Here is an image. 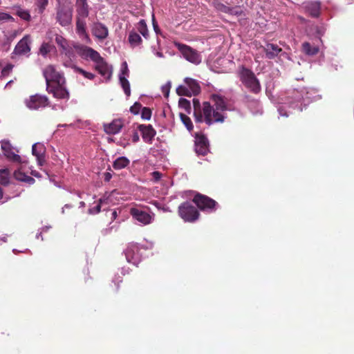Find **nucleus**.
I'll return each instance as SVG.
<instances>
[{"instance_id":"obj_11","label":"nucleus","mask_w":354,"mask_h":354,"mask_svg":"<svg viewBox=\"0 0 354 354\" xmlns=\"http://www.w3.org/2000/svg\"><path fill=\"white\" fill-rule=\"evenodd\" d=\"M129 76V70L128 68L127 63L124 62L120 68V71L119 74V82L121 87L122 88L125 95L127 97L131 95V88L130 83L127 80V77Z\"/></svg>"},{"instance_id":"obj_56","label":"nucleus","mask_w":354,"mask_h":354,"mask_svg":"<svg viewBox=\"0 0 354 354\" xmlns=\"http://www.w3.org/2000/svg\"><path fill=\"white\" fill-rule=\"evenodd\" d=\"M31 174H32V176H35V177H37V178H38V177H40V174H39V173L38 171H31Z\"/></svg>"},{"instance_id":"obj_1","label":"nucleus","mask_w":354,"mask_h":354,"mask_svg":"<svg viewBox=\"0 0 354 354\" xmlns=\"http://www.w3.org/2000/svg\"><path fill=\"white\" fill-rule=\"evenodd\" d=\"M201 120H197L196 123L205 122L208 126L215 123H223L225 122L227 116L224 113H221L214 109L209 102H203V109L202 110Z\"/></svg>"},{"instance_id":"obj_40","label":"nucleus","mask_w":354,"mask_h":354,"mask_svg":"<svg viewBox=\"0 0 354 354\" xmlns=\"http://www.w3.org/2000/svg\"><path fill=\"white\" fill-rule=\"evenodd\" d=\"M178 105L181 109H183L187 113L191 112V104L189 100L185 98H180L178 101Z\"/></svg>"},{"instance_id":"obj_10","label":"nucleus","mask_w":354,"mask_h":354,"mask_svg":"<svg viewBox=\"0 0 354 354\" xmlns=\"http://www.w3.org/2000/svg\"><path fill=\"white\" fill-rule=\"evenodd\" d=\"M76 54L84 59H90L93 62L99 57V53L91 47L76 42L75 46Z\"/></svg>"},{"instance_id":"obj_33","label":"nucleus","mask_w":354,"mask_h":354,"mask_svg":"<svg viewBox=\"0 0 354 354\" xmlns=\"http://www.w3.org/2000/svg\"><path fill=\"white\" fill-rule=\"evenodd\" d=\"M128 41L131 47L134 48L140 44L142 39L140 36L135 31H131L129 34Z\"/></svg>"},{"instance_id":"obj_55","label":"nucleus","mask_w":354,"mask_h":354,"mask_svg":"<svg viewBox=\"0 0 354 354\" xmlns=\"http://www.w3.org/2000/svg\"><path fill=\"white\" fill-rule=\"evenodd\" d=\"M42 233L43 232L40 230V232H38L37 234H36V239H39L41 238V240H43V237H42Z\"/></svg>"},{"instance_id":"obj_30","label":"nucleus","mask_w":354,"mask_h":354,"mask_svg":"<svg viewBox=\"0 0 354 354\" xmlns=\"http://www.w3.org/2000/svg\"><path fill=\"white\" fill-rule=\"evenodd\" d=\"M15 178L19 181L26 183L29 185H32L35 183V180L21 171V168L16 170L14 172Z\"/></svg>"},{"instance_id":"obj_34","label":"nucleus","mask_w":354,"mask_h":354,"mask_svg":"<svg viewBox=\"0 0 354 354\" xmlns=\"http://www.w3.org/2000/svg\"><path fill=\"white\" fill-rule=\"evenodd\" d=\"M302 50L308 55H315L318 53L319 48L312 46L309 42H304L302 44Z\"/></svg>"},{"instance_id":"obj_21","label":"nucleus","mask_w":354,"mask_h":354,"mask_svg":"<svg viewBox=\"0 0 354 354\" xmlns=\"http://www.w3.org/2000/svg\"><path fill=\"white\" fill-rule=\"evenodd\" d=\"M32 153L37 158L39 166L45 163V147L42 144L35 143L32 147Z\"/></svg>"},{"instance_id":"obj_22","label":"nucleus","mask_w":354,"mask_h":354,"mask_svg":"<svg viewBox=\"0 0 354 354\" xmlns=\"http://www.w3.org/2000/svg\"><path fill=\"white\" fill-rule=\"evenodd\" d=\"M75 44L76 42L70 41V43L61 51V53L67 58L64 62L71 61L72 63H74V61L77 58V54L75 49Z\"/></svg>"},{"instance_id":"obj_45","label":"nucleus","mask_w":354,"mask_h":354,"mask_svg":"<svg viewBox=\"0 0 354 354\" xmlns=\"http://www.w3.org/2000/svg\"><path fill=\"white\" fill-rule=\"evenodd\" d=\"M103 203V200L100 198L97 205L93 207H91L88 209V212L90 214H96L100 212L101 211V205Z\"/></svg>"},{"instance_id":"obj_9","label":"nucleus","mask_w":354,"mask_h":354,"mask_svg":"<svg viewBox=\"0 0 354 354\" xmlns=\"http://www.w3.org/2000/svg\"><path fill=\"white\" fill-rule=\"evenodd\" d=\"M175 45L185 59L194 64L201 63V57L197 50L183 44L175 43Z\"/></svg>"},{"instance_id":"obj_51","label":"nucleus","mask_w":354,"mask_h":354,"mask_svg":"<svg viewBox=\"0 0 354 354\" xmlns=\"http://www.w3.org/2000/svg\"><path fill=\"white\" fill-rule=\"evenodd\" d=\"M111 178H112V175L109 172H106V173L104 174V180L106 182L110 181Z\"/></svg>"},{"instance_id":"obj_59","label":"nucleus","mask_w":354,"mask_h":354,"mask_svg":"<svg viewBox=\"0 0 354 354\" xmlns=\"http://www.w3.org/2000/svg\"><path fill=\"white\" fill-rule=\"evenodd\" d=\"M65 208H68V209H70L72 207V205H70V204H66L64 206Z\"/></svg>"},{"instance_id":"obj_50","label":"nucleus","mask_w":354,"mask_h":354,"mask_svg":"<svg viewBox=\"0 0 354 354\" xmlns=\"http://www.w3.org/2000/svg\"><path fill=\"white\" fill-rule=\"evenodd\" d=\"M132 140L134 142H136L139 140V135L138 132H134L132 136Z\"/></svg>"},{"instance_id":"obj_8","label":"nucleus","mask_w":354,"mask_h":354,"mask_svg":"<svg viewBox=\"0 0 354 354\" xmlns=\"http://www.w3.org/2000/svg\"><path fill=\"white\" fill-rule=\"evenodd\" d=\"M43 75L45 78L46 86L51 85L50 82L57 84H65L66 80L62 73L57 71L53 65H48L43 70Z\"/></svg>"},{"instance_id":"obj_14","label":"nucleus","mask_w":354,"mask_h":354,"mask_svg":"<svg viewBox=\"0 0 354 354\" xmlns=\"http://www.w3.org/2000/svg\"><path fill=\"white\" fill-rule=\"evenodd\" d=\"M26 106L30 109H39L48 105V99L45 95H35L26 101Z\"/></svg>"},{"instance_id":"obj_18","label":"nucleus","mask_w":354,"mask_h":354,"mask_svg":"<svg viewBox=\"0 0 354 354\" xmlns=\"http://www.w3.org/2000/svg\"><path fill=\"white\" fill-rule=\"evenodd\" d=\"M85 19L86 18H82V17H76V32L82 40L85 41L86 43H89L91 41V39L86 32V23Z\"/></svg>"},{"instance_id":"obj_13","label":"nucleus","mask_w":354,"mask_h":354,"mask_svg":"<svg viewBox=\"0 0 354 354\" xmlns=\"http://www.w3.org/2000/svg\"><path fill=\"white\" fill-rule=\"evenodd\" d=\"M64 84H57L56 86L48 85L46 90L49 93H52L53 97L57 99L68 100L70 94Z\"/></svg>"},{"instance_id":"obj_38","label":"nucleus","mask_w":354,"mask_h":354,"mask_svg":"<svg viewBox=\"0 0 354 354\" xmlns=\"http://www.w3.org/2000/svg\"><path fill=\"white\" fill-rule=\"evenodd\" d=\"M10 174L7 169H0V184L7 185L9 183Z\"/></svg>"},{"instance_id":"obj_44","label":"nucleus","mask_w":354,"mask_h":354,"mask_svg":"<svg viewBox=\"0 0 354 354\" xmlns=\"http://www.w3.org/2000/svg\"><path fill=\"white\" fill-rule=\"evenodd\" d=\"M8 21H14V18L6 12H0V24H4Z\"/></svg>"},{"instance_id":"obj_58","label":"nucleus","mask_w":354,"mask_h":354,"mask_svg":"<svg viewBox=\"0 0 354 354\" xmlns=\"http://www.w3.org/2000/svg\"><path fill=\"white\" fill-rule=\"evenodd\" d=\"M86 205L84 201H81L80 203V207H84Z\"/></svg>"},{"instance_id":"obj_29","label":"nucleus","mask_w":354,"mask_h":354,"mask_svg":"<svg viewBox=\"0 0 354 354\" xmlns=\"http://www.w3.org/2000/svg\"><path fill=\"white\" fill-rule=\"evenodd\" d=\"M184 82L187 86V88L189 89L190 92H192V95H196L201 92V86L196 80L192 78L186 77L184 80Z\"/></svg>"},{"instance_id":"obj_63","label":"nucleus","mask_w":354,"mask_h":354,"mask_svg":"<svg viewBox=\"0 0 354 354\" xmlns=\"http://www.w3.org/2000/svg\"><path fill=\"white\" fill-rule=\"evenodd\" d=\"M64 212H65V207H63L62 209V213L64 214Z\"/></svg>"},{"instance_id":"obj_15","label":"nucleus","mask_w":354,"mask_h":354,"mask_svg":"<svg viewBox=\"0 0 354 354\" xmlns=\"http://www.w3.org/2000/svg\"><path fill=\"white\" fill-rule=\"evenodd\" d=\"M95 63V70L104 77L106 81L111 80L112 75V68L109 66L104 59L99 54V57L93 60Z\"/></svg>"},{"instance_id":"obj_3","label":"nucleus","mask_w":354,"mask_h":354,"mask_svg":"<svg viewBox=\"0 0 354 354\" xmlns=\"http://www.w3.org/2000/svg\"><path fill=\"white\" fill-rule=\"evenodd\" d=\"M152 243L149 246H140L137 243H130L124 251L127 261L137 266L142 260V254L140 253V250L152 249Z\"/></svg>"},{"instance_id":"obj_61","label":"nucleus","mask_w":354,"mask_h":354,"mask_svg":"<svg viewBox=\"0 0 354 354\" xmlns=\"http://www.w3.org/2000/svg\"><path fill=\"white\" fill-rule=\"evenodd\" d=\"M2 198H3V192H2L1 188L0 187V199H2Z\"/></svg>"},{"instance_id":"obj_39","label":"nucleus","mask_w":354,"mask_h":354,"mask_svg":"<svg viewBox=\"0 0 354 354\" xmlns=\"http://www.w3.org/2000/svg\"><path fill=\"white\" fill-rule=\"evenodd\" d=\"M137 28H138V31L142 34V35L145 38L148 37V36H149L148 30L147 28L146 22L145 21L144 19H141L138 22V24L137 25Z\"/></svg>"},{"instance_id":"obj_28","label":"nucleus","mask_w":354,"mask_h":354,"mask_svg":"<svg viewBox=\"0 0 354 354\" xmlns=\"http://www.w3.org/2000/svg\"><path fill=\"white\" fill-rule=\"evenodd\" d=\"M2 150L5 156L10 160L13 162H21V157L15 153L11 149V146L8 142L3 143L1 145Z\"/></svg>"},{"instance_id":"obj_49","label":"nucleus","mask_w":354,"mask_h":354,"mask_svg":"<svg viewBox=\"0 0 354 354\" xmlns=\"http://www.w3.org/2000/svg\"><path fill=\"white\" fill-rule=\"evenodd\" d=\"M161 176H162V174L160 172L156 171V189L158 187V184H160V185L162 184V181L161 180Z\"/></svg>"},{"instance_id":"obj_35","label":"nucleus","mask_w":354,"mask_h":354,"mask_svg":"<svg viewBox=\"0 0 354 354\" xmlns=\"http://www.w3.org/2000/svg\"><path fill=\"white\" fill-rule=\"evenodd\" d=\"M55 48V46L48 43V42H44L39 49V54L41 55L44 57H46L47 55L50 53L53 49Z\"/></svg>"},{"instance_id":"obj_12","label":"nucleus","mask_w":354,"mask_h":354,"mask_svg":"<svg viewBox=\"0 0 354 354\" xmlns=\"http://www.w3.org/2000/svg\"><path fill=\"white\" fill-rule=\"evenodd\" d=\"M195 151L198 156H205L209 152V141L207 137L201 133H196Z\"/></svg>"},{"instance_id":"obj_16","label":"nucleus","mask_w":354,"mask_h":354,"mask_svg":"<svg viewBox=\"0 0 354 354\" xmlns=\"http://www.w3.org/2000/svg\"><path fill=\"white\" fill-rule=\"evenodd\" d=\"M132 217L142 225L149 224L151 221V215L140 208H131L130 211Z\"/></svg>"},{"instance_id":"obj_46","label":"nucleus","mask_w":354,"mask_h":354,"mask_svg":"<svg viewBox=\"0 0 354 354\" xmlns=\"http://www.w3.org/2000/svg\"><path fill=\"white\" fill-rule=\"evenodd\" d=\"M171 87V83L170 81H168L165 85L161 87V91L163 93V95L167 98L169 95L170 89Z\"/></svg>"},{"instance_id":"obj_5","label":"nucleus","mask_w":354,"mask_h":354,"mask_svg":"<svg viewBox=\"0 0 354 354\" xmlns=\"http://www.w3.org/2000/svg\"><path fill=\"white\" fill-rule=\"evenodd\" d=\"M179 216L185 222H194L199 217V212L189 202H184L178 207Z\"/></svg>"},{"instance_id":"obj_48","label":"nucleus","mask_w":354,"mask_h":354,"mask_svg":"<svg viewBox=\"0 0 354 354\" xmlns=\"http://www.w3.org/2000/svg\"><path fill=\"white\" fill-rule=\"evenodd\" d=\"M142 107L140 103L135 102L133 106L130 108V111L134 115L139 113L140 111L142 110Z\"/></svg>"},{"instance_id":"obj_6","label":"nucleus","mask_w":354,"mask_h":354,"mask_svg":"<svg viewBox=\"0 0 354 354\" xmlns=\"http://www.w3.org/2000/svg\"><path fill=\"white\" fill-rule=\"evenodd\" d=\"M32 39L30 35H26L15 46L11 54V58L15 59L17 56L29 57L31 50Z\"/></svg>"},{"instance_id":"obj_54","label":"nucleus","mask_w":354,"mask_h":354,"mask_svg":"<svg viewBox=\"0 0 354 354\" xmlns=\"http://www.w3.org/2000/svg\"><path fill=\"white\" fill-rule=\"evenodd\" d=\"M245 100L247 101V102H252V101H255L254 99H252L251 97V96H250L249 95H245Z\"/></svg>"},{"instance_id":"obj_26","label":"nucleus","mask_w":354,"mask_h":354,"mask_svg":"<svg viewBox=\"0 0 354 354\" xmlns=\"http://www.w3.org/2000/svg\"><path fill=\"white\" fill-rule=\"evenodd\" d=\"M76 11L77 17H82L86 18L88 16V5L87 0H77L76 1Z\"/></svg>"},{"instance_id":"obj_2","label":"nucleus","mask_w":354,"mask_h":354,"mask_svg":"<svg viewBox=\"0 0 354 354\" xmlns=\"http://www.w3.org/2000/svg\"><path fill=\"white\" fill-rule=\"evenodd\" d=\"M240 81L244 86L254 94H259L261 91V86L255 74L244 66H241L238 72Z\"/></svg>"},{"instance_id":"obj_52","label":"nucleus","mask_w":354,"mask_h":354,"mask_svg":"<svg viewBox=\"0 0 354 354\" xmlns=\"http://www.w3.org/2000/svg\"><path fill=\"white\" fill-rule=\"evenodd\" d=\"M40 6L43 8L48 4V0H38Z\"/></svg>"},{"instance_id":"obj_36","label":"nucleus","mask_w":354,"mask_h":354,"mask_svg":"<svg viewBox=\"0 0 354 354\" xmlns=\"http://www.w3.org/2000/svg\"><path fill=\"white\" fill-rule=\"evenodd\" d=\"M308 10L311 16L317 17L319 15L320 6L318 3H311L308 6Z\"/></svg>"},{"instance_id":"obj_19","label":"nucleus","mask_w":354,"mask_h":354,"mask_svg":"<svg viewBox=\"0 0 354 354\" xmlns=\"http://www.w3.org/2000/svg\"><path fill=\"white\" fill-rule=\"evenodd\" d=\"M91 32L93 36L100 40H104L109 35L108 28L100 22H95L93 24Z\"/></svg>"},{"instance_id":"obj_32","label":"nucleus","mask_w":354,"mask_h":354,"mask_svg":"<svg viewBox=\"0 0 354 354\" xmlns=\"http://www.w3.org/2000/svg\"><path fill=\"white\" fill-rule=\"evenodd\" d=\"M130 163L129 160L124 157L121 156L118 158L113 163V167L116 170H120L127 167Z\"/></svg>"},{"instance_id":"obj_17","label":"nucleus","mask_w":354,"mask_h":354,"mask_svg":"<svg viewBox=\"0 0 354 354\" xmlns=\"http://www.w3.org/2000/svg\"><path fill=\"white\" fill-rule=\"evenodd\" d=\"M72 16V10L67 8H61L57 12V20L62 26L71 24Z\"/></svg>"},{"instance_id":"obj_43","label":"nucleus","mask_w":354,"mask_h":354,"mask_svg":"<svg viewBox=\"0 0 354 354\" xmlns=\"http://www.w3.org/2000/svg\"><path fill=\"white\" fill-rule=\"evenodd\" d=\"M17 15L22 19L25 21H30V15L28 11L23 9H19L17 11Z\"/></svg>"},{"instance_id":"obj_7","label":"nucleus","mask_w":354,"mask_h":354,"mask_svg":"<svg viewBox=\"0 0 354 354\" xmlns=\"http://www.w3.org/2000/svg\"><path fill=\"white\" fill-rule=\"evenodd\" d=\"M192 201L201 210L209 212L215 211L216 207L218 205L217 202L214 199L200 193H197L194 196Z\"/></svg>"},{"instance_id":"obj_37","label":"nucleus","mask_w":354,"mask_h":354,"mask_svg":"<svg viewBox=\"0 0 354 354\" xmlns=\"http://www.w3.org/2000/svg\"><path fill=\"white\" fill-rule=\"evenodd\" d=\"M180 118L183 124L186 127L187 129L189 131H191L194 129V125L192 124V122L189 117H188L187 115L180 113Z\"/></svg>"},{"instance_id":"obj_27","label":"nucleus","mask_w":354,"mask_h":354,"mask_svg":"<svg viewBox=\"0 0 354 354\" xmlns=\"http://www.w3.org/2000/svg\"><path fill=\"white\" fill-rule=\"evenodd\" d=\"M122 127V122L120 120H115L109 124H104V129L108 134H116Z\"/></svg>"},{"instance_id":"obj_57","label":"nucleus","mask_w":354,"mask_h":354,"mask_svg":"<svg viewBox=\"0 0 354 354\" xmlns=\"http://www.w3.org/2000/svg\"><path fill=\"white\" fill-rule=\"evenodd\" d=\"M50 228V226H44V227H41L40 230L43 232H47Z\"/></svg>"},{"instance_id":"obj_24","label":"nucleus","mask_w":354,"mask_h":354,"mask_svg":"<svg viewBox=\"0 0 354 354\" xmlns=\"http://www.w3.org/2000/svg\"><path fill=\"white\" fill-rule=\"evenodd\" d=\"M64 66L68 68H72L74 72L78 73L83 75L85 78L92 80L95 78V75L93 73H91L90 72H87L82 69V68L77 66L74 63H72L71 61L68 62H64Z\"/></svg>"},{"instance_id":"obj_47","label":"nucleus","mask_w":354,"mask_h":354,"mask_svg":"<svg viewBox=\"0 0 354 354\" xmlns=\"http://www.w3.org/2000/svg\"><path fill=\"white\" fill-rule=\"evenodd\" d=\"M151 116V111L147 107H143L141 110V117L144 120H149Z\"/></svg>"},{"instance_id":"obj_60","label":"nucleus","mask_w":354,"mask_h":354,"mask_svg":"<svg viewBox=\"0 0 354 354\" xmlns=\"http://www.w3.org/2000/svg\"><path fill=\"white\" fill-rule=\"evenodd\" d=\"M156 35H158L160 33V29H159V28H158L157 24H156Z\"/></svg>"},{"instance_id":"obj_23","label":"nucleus","mask_w":354,"mask_h":354,"mask_svg":"<svg viewBox=\"0 0 354 354\" xmlns=\"http://www.w3.org/2000/svg\"><path fill=\"white\" fill-rule=\"evenodd\" d=\"M142 139L145 142L151 143L154 136L153 129L151 125L140 124L138 127Z\"/></svg>"},{"instance_id":"obj_53","label":"nucleus","mask_w":354,"mask_h":354,"mask_svg":"<svg viewBox=\"0 0 354 354\" xmlns=\"http://www.w3.org/2000/svg\"><path fill=\"white\" fill-rule=\"evenodd\" d=\"M155 19H156L155 12L153 11L152 14H151V21H152V25H153L154 30H155Z\"/></svg>"},{"instance_id":"obj_62","label":"nucleus","mask_w":354,"mask_h":354,"mask_svg":"<svg viewBox=\"0 0 354 354\" xmlns=\"http://www.w3.org/2000/svg\"><path fill=\"white\" fill-rule=\"evenodd\" d=\"M156 55L159 56V57H162V53H160V52H156Z\"/></svg>"},{"instance_id":"obj_31","label":"nucleus","mask_w":354,"mask_h":354,"mask_svg":"<svg viewBox=\"0 0 354 354\" xmlns=\"http://www.w3.org/2000/svg\"><path fill=\"white\" fill-rule=\"evenodd\" d=\"M194 106V117L195 122L197 120H201L202 110L203 109V104L201 105L198 99L194 98L192 100Z\"/></svg>"},{"instance_id":"obj_41","label":"nucleus","mask_w":354,"mask_h":354,"mask_svg":"<svg viewBox=\"0 0 354 354\" xmlns=\"http://www.w3.org/2000/svg\"><path fill=\"white\" fill-rule=\"evenodd\" d=\"M55 42L60 48L61 51L70 43L64 37L59 35L55 37Z\"/></svg>"},{"instance_id":"obj_4","label":"nucleus","mask_w":354,"mask_h":354,"mask_svg":"<svg viewBox=\"0 0 354 354\" xmlns=\"http://www.w3.org/2000/svg\"><path fill=\"white\" fill-rule=\"evenodd\" d=\"M212 6L217 12L231 16L240 17L243 14V10L240 6H232L222 0H212Z\"/></svg>"},{"instance_id":"obj_64","label":"nucleus","mask_w":354,"mask_h":354,"mask_svg":"<svg viewBox=\"0 0 354 354\" xmlns=\"http://www.w3.org/2000/svg\"><path fill=\"white\" fill-rule=\"evenodd\" d=\"M113 217H115V216H116V212H113Z\"/></svg>"},{"instance_id":"obj_20","label":"nucleus","mask_w":354,"mask_h":354,"mask_svg":"<svg viewBox=\"0 0 354 354\" xmlns=\"http://www.w3.org/2000/svg\"><path fill=\"white\" fill-rule=\"evenodd\" d=\"M214 104V109L223 113L227 110V105L225 99L223 96L218 94H212L210 96Z\"/></svg>"},{"instance_id":"obj_25","label":"nucleus","mask_w":354,"mask_h":354,"mask_svg":"<svg viewBox=\"0 0 354 354\" xmlns=\"http://www.w3.org/2000/svg\"><path fill=\"white\" fill-rule=\"evenodd\" d=\"M263 51L266 53V57L272 59L275 58L282 51V48L277 44H267L263 47Z\"/></svg>"},{"instance_id":"obj_42","label":"nucleus","mask_w":354,"mask_h":354,"mask_svg":"<svg viewBox=\"0 0 354 354\" xmlns=\"http://www.w3.org/2000/svg\"><path fill=\"white\" fill-rule=\"evenodd\" d=\"M176 93L180 96H192V92H190L187 86L183 85H180L176 88Z\"/></svg>"}]
</instances>
